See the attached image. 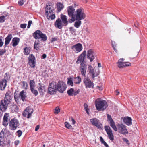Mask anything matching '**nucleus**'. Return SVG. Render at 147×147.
Returning <instances> with one entry per match:
<instances>
[{
    "label": "nucleus",
    "instance_id": "obj_1",
    "mask_svg": "<svg viewBox=\"0 0 147 147\" xmlns=\"http://www.w3.org/2000/svg\"><path fill=\"white\" fill-rule=\"evenodd\" d=\"M33 37L35 39H38L35 41L34 48L36 50H38L40 47V40H39L40 39V40L43 42L46 41L47 39V37L46 35L40 30H37L33 34Z\"/></svg>",
    "mask_w": 147,
    "mask_h": 147
},
{
    "label": "nucleus",
    "instance_id": "obj_2",
    "mask_svg": "<svg viewBox=\"0 0 147 147\" xmlns=\"http://www.w3.org/2000/svg\"><path fill=\"white\" fill-rule=\"evenodd\" d=\"M95 104L96 108L98 111H103L108 106L107 102L105 100H101L100 98L95 100Z\"/></svg>",
    "mask_w": 147,
    "mask_h": 147
},
{
    "label": "nucleus",
    "instance_id": "obj_3",
    "mask_svg": "<svg viewBox=\"0 0 147 147\" xmlns=\"http://www.w3.org/2000/svg\"><path fill=\"white\" fill-rule=\"evenodd\" d=\"M53 9H51L50 5H46L45 9V13L48 19L49 20H53L55 18V14L53 13Z\"/></svg>",
    "mask_w": 147,
    "mask_h": 147
},
{
    "label": "nucleus",
    "instance_id": "obj_4",
    "mask_svg": "<svg viewBox=\"0 0 147 147\" xmlns=\"http://www.w3.org/2000/svg\"><path fill=\"white\" fill-rule=\"evenodd\" d=\"M75 16L76 20H81L84 19L86 17L84 9L82 8H80L76 10Z\"/></svg>",
    "mask_w": 147,
    "mask_h": 147
},
{
    "label": "nucleus",
    "instance_id": "obj_5",
    "mask_svg": "<svg viewBox=\"0 0 147 147\" xmlns=\"http://www.w3.org/2000/svg\"><path fill=\"white\" fill-rule=\"evenodd\" d=\"M57 84L55 82H52L49 84L48 89V93L51 94L55 93L56 91Z\"/></svg>",
    "mask_w": 147,
    "mask_h": 147
},
{
    "label": "nucleus",
    "instance_id": "obj_6",
    "mask_svg": "<svg viewBox=\"0 0 147 147\" xmlns=\"http://www.w3.org/2000/svg\"><path fill=\"white\" fill-rule=\"evenodd\" d=\"M20 125L19 121L16 119H12L10 121L9 129L12 130H14L16 129Z\"/></svg>",
    "mask_w": 147,
    "mask_h": 147
},
{
    "label": "nucleus",
    "instance_id": "obj_7",
    "mask_svg": "<svg viewBox=\"0 0 147 147\" xmlns=\"http://www.w3.org/2000/svg\"><path fill=\"white\" fill-rule=\"evenodd\" d=\"M83 82L86 88H94V84L93 82L88 77H84Z\"/></svg>",
    "mask_w": 147,
    "mask_h": 147
},
{
    "label": "nucleus",
    "instance_id": "obj_8",
    "mask_svg": "<svg viewBox=\"0 0 147 147\" xmlns=\"http://www.w3.org/2000/svg\"><path fill=\"white\" fill-rule=\"evenodd\" d=\"M66 88V84L63 82L59 81L57 84L56 90L58 91L60 93H63L65 90Z\"/></svg>",
    "mask_w": 147,
    "mask_h": 147
},
{
    "label": "nucleus",
    "instance_id": "obj_9",
    "mask_svg": "<svg viewBox=\"0 0 147 147\" xmlns=\"http://www.w3.org/2000/svg\"><path fill=\"white\" fill-rule=\"evenodd\" d=\"M33 112V109L29 106L23 112V116L28 118H29L31 117Z\"/></svg>",
    "mask_w": 147,
    "mask_h": 147
},
{
    "label": "nucleus",
    "instance_id": "obj_10",
    "mask_svg": "<svg viewBox=\"0 0 147 147\" xmlns=\"http://www.w3.org/2000/svg\"><path fill=\"white\" fill-rule=\"evenodd\" d=\"M104 128L108 135V138L111 141H113L114 138L112 130L109 126H105Z\"/></svg>",
    "mask_w": 147,
    "mask_h": 147
},
{
    "label": "nucleus",
    "instance_id": "obj_11",
    "mask_svg": "<svg viewBox=\"0 0 147 147\" xmlns=\"http://www.w3.org/2000/svg\"><path fill=\"white\" fill-rule=\"evenodd\" d=\"M117 130L118 132L123 134H126L128 133L126 126L123 124H118L117 125Z\"/></svg>",
    "mask_w": 147,
    "mask_h": 147
},
{
    "label": "nucleus",
    "instance_id": "obj_12",
    "mask_svg": "<svg viewBox=\"0 0 147 147\" xmlns=\"http://www.w3.org/2000/svg\"><path fill=\"white\" fill-rule=\"evenodd\" d=\"M28 64L31 67L34 68L36 63V59L34 56L31 54L29 55L28 58Z\"/></svg>",
    "mask_w": 147,
    "mask_h": 147
},
{
    "label": "nucleus",
    "instance_id": "obj_13",
    "mask_svg": "<svg viewBox=\"0 0 147 147\" xmlns=\"http://www.w3.org/2000/svg\"><path fill=\"white\" fill-rule=\"evenodd\" d=\"M8 103L5 100H2L0 103V112L2 114L3 112H5L7 109Z\"/></svg>",
    "mask_w": 147,
    "mask_h": 147
},
{
    "label": "nucleus",
    "instance_id": "obj_14",
    "mask_svg": "<svg viewBox=\"0 0 147 147\" xmlns=\"http://www.w3.org/2000/svg\"><path fill=\"white\" fill-rule=\"evenodd\" d=\"M71 49L76 53L80 52L83 49L82 45L80 43L75 44L71 47Z\"/></svg>",
    "mask_w": 147,
    "mask_h": 147
},
{
    "label": "nucleus",
    "instance_id": "obj_15",
    "mask_svg": "<svg viewBox=\"0 0 147 147\" xmlns=\"http://www.w3.org/2000/svg\"><path fill=\"white\" fill-rule=\"evenodd\" d=\"M90 122L92 125L96 127L99 129H102V125L99 122V120L96 118H93L90 119Z\"/></svg>",
    "mask_w": 147,
    "mask_h": 147
},
{
    "label": "nucleus",
    "instance_id": "obj_16",
    "mask_svg": "<svg viewBox=\"0 0 147 147\" xmlns=\"http://www.w3.org/2000/svg\"><path fill=\"white\" fill-rule=\"evenodd\" d=\"M86 54V50L84 51L78 57L76 63L78 64L82 63H85L84 61L85 58Z\"/></svg>",
    "mask_w": 147,
    "mask_h": 147
},
{
    "label": "nucleus",
    "instance_id": "obj_17",
    "mask_svg": "<svg viewBox=\"0 0 147 147\" xmlns=\"http://www.w3.org/2000/svg\"><path fill=\"white\" fill-rule=\"evenodd\" d=\"M87 70L86 63H82L80 64V71L81 75L84 77L86 76Z\"/></svg>",
    "mask_w": 147,
    "mask_h": 147
},
{
    "label": "nucleus",
    "instance_id": "obj_18",
    "mask_svg": "<svg viewBox=\"0 0 147 147\" xmlns=\"http://www.w3.org/2000/svg\"><path fill=\"white\" fill-rule=\"evenodd\" d=\"M95 53L93 49H90L88 50L87 55V58L90 59L91 62H92L95 58Z\"/></svg>",
    "mask_w": 147,
    "mask_h": 147
},
{
    "label": "nucleus",
    "instance_id": "obj_19",
    "mask_svg": "<svg viewBox=\"0 0 147 147\" xmlns=\"http://www.w3.org/2000/svg\"><path fill=\"white\" fill-rule=\"evenodd\" d=\"M38 89L40 95L43 94L46 90L45 85L41 83L38 84Z\"/></svg>",
    "mask_w": 147,
    "mask_h": 147
},
{
    "label": "nucleus",
    "instance_id": "obj_20",
    "mask_svg": "<svg viewBox=\"0 0 147 147\" xmlns=\"http://www.w3.org/2000/svg\"><path fill=\"white\" fill-rule=\"evenodd\" d=\"M7 81L5 79H2L0 81V90L3 91L7 85Z\"/></svg>",
    "mask_w": 147,
    "mask_h": 147
},
{
    "label": "nucleus",
    "instance_id": "obj_21",
    "mask_svg": "<svg viewBox=\"0 0 147 147\" xmlns=\"http://www.w3.org/2000/svg\"><path fill=\"white\" fill-rule=\"evenodd\" d=\"M54 25L55 27L59 29L62 28L63 24L60 18L57 19L55 22Z\"/></svg>",
    "mask_w": 147,
    "mask_h": 147
},
{
    "label": "nucleus",
    "instance_id": "obj_22",
    "mask_svg": "<svg viewBox=\"0 0 147 147\" xmlns=\"http://www.w3.org/2000/svg\"><path fill=\"white\" fill-rule=\"evenodd\" d=\"M67 9L68 14L69 16H75V14H74L75 9L73 6H69L68 7Z\"/></svg>",
    "mask_w": 147,
    "mask_h": 147
},
{
    "label": "nucleus",
    "instance_id": "obj_23",
    "mask_svg": "<svg viewBox=\"0 0 147 147\" xmlns=\"http://www.w3.org/2000/svg\"><path fill=\"white\" fill-rule=\"evenodd\" d=\"M88 70H89V73L91 74V77L92 79L94 80L95 77L97 76L98 74H96V75H95L94 70V69H93L92 67L90 65H88Z\"/></svg>",
    "mask_w": 147,
    "mask_h": 147
},
{
    "label": "nucleus",
    "instance_id": "obj_24",
    "mask_svg": "<svg viewBox=\"0 0 147 147\" xmlns=\"http://www.w3.org/2000/svg\"><path fill=\"white\" fill-rule=\"evenodd\" d=\"M123 121L128 126H130L132 125V119L129 117H124Z\"/></svg>",
    "mask_w": 147,
    "mask_h": 147
},
{
    "label": "nucleus",
    "instance_id": "obj_25",
    "mask_svg": "<svg viewBox=\"0 0 147 147\" xmlns=\"http://www.w3.org/2000/svg\"><path fill=\"white\" fill-rule=\"evenodd\" d=\"M61 18L63 25L64 26H67L68 24V21L67 16L65 15L61 14Z\"/></svg>",
    "mask_w": 147,
    "mask_h": 147
},
{
    "label": "nucleus",
    "instance_id": "obj_26",
    "mask_svg": "<svg viewBox=\"0 0 147 147\" xmlns=\"http://www.w3.org/2000/svg\"><path fill=\"white\" fill-rule=\"evenodd\" d=\"M67 92L69 96H75L79 93L78 90L75 91L74 89L73 88H71L68 90Z\"/></svg>",
    "mask_w": 147,
    "mask_h": 147
},
{
    "label": "nucleus",
    "instance_id": "obj_27",
    "mask_svg": "<svg viewBox=\"0 0 147 147\" xmlns=\"http://www.w3.org/2000/svg\"><path fill=\"white\" fill-rule=\"evenodd\" d=\"M13 38L12 35L11 34H9L5 38V47H7L10 43L11 39Z\"/></svg>",
    "mask_w": 147,
    "mask_h": 147
},
{
    "label": "nucleus",
    "instance_id": "obj_28",
    "mask_svg": "<svg viewBox=\"0 0 147 147\" xmlns=\"http://www.w3.org/2000/svg\"><path fill=\"white\" fill-rule=\"evenodd\" d=\"M11 92L9 91L7 92L5 94V99L4 100H6L7 102H9L12 99V97L10 95Z\"/></svg>",
    "mask_w": 147,
    "mask_h": 147
},
{
    "label": "nucleus",
    "instance_id": "obj_29",
    "mask_svg": "<svg viewBox=\"0 0 147 147\" xmlns=\"http://www.w3.org/2000/svg\"><path fill=\"white\" fill-rule=\"evenodd\" d=\"M20 42V38L18 37H14L12 40L11 43L13 47L16 46Z\"/></svg>",
    "mask_w": 147,
    "mask_h": 147
},
{
    "label": "nucleus",
    "instance_id": "obj_30",
    "mask_svg": "<svg viewBox=\"0 0 147 147\" xmlns=\"http://www.w3.org/2000/svg\"><path fill=\"white\" fill-rule=\"evenodd\" d=\"M109 123L111 127L115 131H117V127H116L115 123L113 120H111V121H110Z\"/></svg>",
    "mask_w": 147,
    "mask_h": 147
},
{
    "label": "nucleus",
    "instance_id": "obj_31",
    "mask_svg": "<svg viewBox=\"0 0 147 147\" xmlns=\"http://www.w3.org/2000/svg\"><path fill=\"white\" fill-rule=\"evenodd\" d=\"M57 7L58 12H60L64 8V6L61 2H58L57 4Z\"/></svg>",
    "mask_w": 147,
    "mask_h": 147
},
{
    "label": "nucleus",
    "instance_id": "obj_32",
    "mask_svg": "<svg viewBox=\"0 0 147 147\" xmlns=\"http://www.w3.org/2000/svg\"><path fill=\"white\" fill-rule=\"evenodd\" d=\"M74 83L76 84H79L81 82V78L80 76L74 77L73 79Z\"/></svg>",
    "mask_w": 147,
    "mask_h": 147
},
{
    "label": "nucleus",
    "instance_id": "obj_33",
    "mask_svg": "<svg viewBox=\"0 0 147 147\" xmlns=\"http://www.w3.org/2000/svg\"><path fill=\"white\" fill-rule=\"evenodd\" d=\"M6 139L2 138L0 139V146H4L6 145L7 143H8V144H9L10 142L9 141L7 143V141H5V140Z\"/></svg>",
    "mask_w": 147,
    "mask_h": 147
},
{
    "label": "nucleus",
    "instance_id": "obj_34",
    "mask_svg": "<svg viewBox=\"0 0 147 147\" xmlns=\"http://www.w3.org/2000/svg\"><path fill=\"white\" fill-rule=\"evenodd\" d=\"M30 50L29 47H26L24 49L23 53L25 55H28L30 54Z\"/></svg>",
    "mask_w": 147,
    "mask_h": 147
},
{
    "label": "nucleus",
    "instance_id": "obj_35",
    "mask_svg": "<svg viewBox=\"0 0 147 147\" xmlns=\"http://www.w3.org/2000/svg\"><path fill=\"white\" fill-rule=\"evenodd\" d=\"M67 84L68 85L71 86H74V83L73 82V79L71 77H69L67 78Z\"/></svg>",
    "mask_w": 147,
    "mask_h": 147
},
{
    "label": "nucleus",
    "instance_id": "obj_36",
    "mask_svg": "<svg viewBox=\"0 0 147 147\" xmlns=\"http://www.w3.org/2000/svg\"><path fill=\"white\" fill-rule=\"evenodd\" d=\"M19 96L21 98L22 100L23 101H24L26 96V95L24 94V90H22L20 92L19 94Z\"/></svg>",
    "mask_w": 147,
    "mask_h": 147
},
{
    "label": "nucleus",
    "instance_id": "obj_37",
    "mask_svg": "<svg viewBox=\"0 0 147 147\" xmlns=\"http://www.w3.org/2000/svg\"><path fill=\"white\" fill-rule=\"evenodd\" d=\"M76 21L74 24V26L76 28H78L82 24L81 20H76Z\"/></svg>",
    "mask_w": 147,
    "mask_h": 147
},
{
    "label": "nucleus",
    "instance_id": "obj_38",
    "mask_svg": "<svg viewBox=\"0 0 147 147\" xmlns=\"http://www.w3.org/2000/svg\"><path fill=\"white\" fill-rule=\"evenodd\" d=\"M5 129H2L0 132V139H6L5 135L6 134L5 133Z\"/></svg>",
    "mask_w": 147,
    "mask_h": 147
},
{
    "label": "nucleus",
    "instance_id": "obj_39",
    "mask_svg": "<svg viewBox=\"0 0 147 147\" xmlns=\"http://www.w3.org/2000/svg\"><path fill=\"white\" fill-rule=\"evenodd\" d=\"M30 89L34 88L36 86L35 82L32 80H31L29 82Z\"/></svg>",
    "mask_w": 147,
    "mask_h": 147
},
{
    "label": "nucleus",
    "instance_id": "obj_40",
    "mask_svg": "<svg viewBox=\"0 0 147 147\" xmlns=\"http://www.w3.org/2000/svg\"><path fill=\"white\" fill-rule=\"evenodd\" d=\"M118 66L119 68L125 67V62L118 61Z\"/></svg>",
    "mask_w": 147,
    "mask_h": 147
},
{
    "label": "nucleus",
    "instance_id": "obj_41",
    "mask_svg": "<svg viewBox=\"0 0 147 147\" xmlns=\"http://www.w3.org/2000/svg\"><path fill=\"white\" fill-rule=\"evenodd\" d=\"M84 107L87 113L89 115V109L88 108V105L86 103H84Z\"/></svg>",
    "mask_w": 147,
    "mask_h": 147
},
{
    "label": "nucleus",
    "instance_id": "obj_42",
    "mask_svg": "<svg viewBox=\"0 0 147 147\" xmlns=\"http://www.w3.org/2000/svg\"><path fill=\"white\" fill-rule=\"evenodd\" d=\"M22 83L23 84L22 87L25 90L27 89L28 88V85L26 82L23 81Z\"/></svg>",
    "mask_w": 147,
    "mask_h": 147
},
{
    "label": "nucleus",
    "instance_id": "obj_43",
    "mask_svg": "<svg viewBox=\"0 0 147 147\" xmlns=\"http://www.w3.org/2000/svg\"><path fill=\"white\" fill-rule=\"evenodd\" d=\"M30 90L32 93H33L35 96H36L38 94V91L37 90L35 89L34 88L31 89Z\"/></svg>",
    "mask_w": 147,
    "mask_h": 147
},
{
    "label": "nucleus",
    "instance_id": "obj_44",
    "mask_svg": "<svg viewBox=\"0 0 147 147\" xmlns=\"http://www.w3.org/2000/svg\"><path fill=\"white\" fill-rule=\"evenodd\" d=\"M65 127L68 129H73L72 126L67 122H65Z\"/></svg>",
    "mask_w": 147,
    "mask_h": 147
},
{
    "label": "nucleus",
    "instance_id": "obj_45",
    "mask_svg": "<svg viewBox=\"0 0 147 147\" xmlns=\"http://www.w3.org/2000/svg\"><path fill=\"white\" fill-rule=\"evenodd\" d=\"M71 18L68 19V21L69 23H72L73 22H74L76 20V18L74 16H69Z\"/></svg>",
    "mask_w": 147,
    "mask_h": 147
},
{
    "label": "nucleus",
    "instance_id": "obj_46",
    "mask_svg": "<svg viewBox=\"0 0 147 147\" xmlns=\"http://www.w3.org/2000/svg\"><path fill=\"white\" fill-rule=\"evenodd\" d=\"M8 117H9V114L5 113L4 115L3 120L8 121Z\"/></svg>",
    "mask_w": 147,
    "mask_h": 147
},
{
    "label": "nucleus",
    "instance_id": "obj_47",
    "mask_svg": "<svg viewBox=\"0 0 147 147\" xmlns=\"http://www.w3.org/2000/svg\"><path fill=\"white\" fill-rule=\"evenodd\" d=\"M5 17L3 16H0V23H3L4 22L5 20Z\"/></svg>",
    "mask_w": 147,
    "mask_h": 147
},
{
    "label": "nucleus",
    "instance_id": "obj_48",
    "mask_svg": "<svg viewBox=\"0 0 147 147\" xmlns=\"http://www.w3.org/2000/svg\"><path fill=\"white\" fill-rule=\"evenodd\" d=\"M69 29L71 34H73L76 32V30L73 27H70Z\"/></svg>",
    "mask_w": 147,
    "mask_h": 147
},
{
    "label": "nucleus",
    "instance_id": "obj_49",
    "mask_svg": "<svg viewBox=\"0 0 147 147\" xmlns=\"http://www.w3.org/2000/svg\"><path fill=\"white\" fill-rule=\"evenodd\" d=\"M6 52L5 49H0V56H2Z\"/></svg>",
    "mask_w": 147,
    "mask_h": 147
},
{
    "label": "nucleus",
    "instance_id": "obj_50",
    "mask_svg": "<svg viewBox=\"0 0 147 147\" xmlns=\"http://www.w3.org/2000/svg\"><path fill=\"white\" fill-rule=\"evenodd\" d=\"M16 133L17 134V135L18 136V137H20L22 135V132L21 130H18L17 131Z\"/></svg>",
    "mask_w": 147,
    "mask_h": 147
},
{
    "label": "nucleus",
    "instance_id": "obj_51",
    "mask_svg": "<svg viewBox=\"0 0 147 147\" xmlns=\"http://www.w3.org/2000/svg\"><path fill=\"white\" fill-rule=\"evenodd\" d=\"M60 111V109L58 107H56L55 109V111L54 112L55 113L57 114H58Z\"/></svg>",
    "mask_w": 147,
    "mask_h": 147
},
{
    "label": "nucleus",
    "instance_id": "obj_52",
    "mask_svg": "<svg viewBox=\"0 0 147 147\" xmlns=\"http://www.w3.org/2000/svg\"><path fill=\"white\" fill-rule=\"evenodd\" d=\"M69 120L71 121L72 122V124L74 125L76 123V121L74 120L73 117H70L69 118Z\"/></svg>",
    "mask_w": 147,
    "mask_h": 147
},
{
    "label": "nucleus",
    "instance_id": "obj_53",
    "mask_svg": "<svg viewBox=\"0 0 147 147\" xmlns=\"http://www.w3.org/2000/svg\"><path fill=\"white\" fill-rule=\"evenodd\" d=\"M131 65V63L129 62H125V67L130 66Z\"/></svg>",
    "mask_w": 147,
    "mask_h": 147
},
{
    "label": "nucleus",
    "instance_id": "obj_54",
    "mask_svg": "<svg viewBox=\"0 0 147 147\" xmlns=\"http://www.w3.org/2000/svg\"><path fill=\"white\" fill-rule=\"evenodd\" d=\"M107 117L108 120H109V122L111 121V120H113L111 118V116L109 114H107Z\"/></svg>",
    "mask_w": 147,
    "mask_h": 147
},
{
    "label": "nucleus",
    "instance_id": "obj_55",
    "mask_svg": "<svg viewBox=\"0 0 147 147\" xmlns=\"http://www.w3.org/2000/svg\"><path fill=\"white\" fill-rule=\"evenodd\" d=\"M8 121L3 120V124L5 126H7L8 124Z\"/></svg>",
    "mask_w": 147,
    "mask_h": 147
},
{
    "label": "nucleus",
    "instance_id": "obj_56",
    "mask_svg": "<svg viewBox=\"0 0 147 147\" xmlns=\"http://www.w3.org/2000/svg\"><path fill=\"white\" fill-rule=\"evenodd\" d=\"M27 24H23L20 25V27L22 28H25Z\"/></svg>",
    "mask_w": 147,
    "mask_h": 147
},
{
    "label": "nucleus",
    "instance_id": "obj_57",
    "mask_svg": "<svg viewBox=\"0 0 147 147\" xmlns=\"http://www.w3.org/2000/svg\"><path fill=\"white\" fill-rule=\"evenodd\" d=\"M32 23V21L31 20H29L28 22V25L27 26V28H30L31 26V24Z\"/></svg>",
    "mask_w": 147,
    "mask_h": 147
},
{
    "label": "nucleus",
    "instance_id": "obj_58",
    "mask_svg": "<svg viewBox=\"0 0 147 147\" xmlns=\"http://www.w3.org/2000/svg\"><path fill=\"white\" fill-rule=\"evenodd\" d=\"M112 45L113 48H116L117 45L115 42H112Z\"/></svg>",
    "mask_w": 147,
    "mask_h": 147
},
{
    "label": "nucleus",
    "instance_id": "obj_59",
    "mask_svg": "<svg viewBox=\"0 0 147 147\" xmlns=\"http://www.w3.org/2000/svg\"><path fill=\"white\" fill-rule=\"evenodd\" d=\"M24 3L23 0H19L18 1V4L20 5H22Z\"/></svg>",
    "mask_w": 147,
    "mask_h": 147
},
{
    "label": "nucleus",
    "instance_id": "obj_60",
    "mask_svg": "<svg viewBox=\"0 0 147 147\" xmlns=\"http://www.w3.org/2000/svg\"><path fill=\"white\" fill-rule=\"evenodd\" d=\"M57 38H55V37L53 38H51L50 40L51 42H52L54 41H57Z\"/></svg>",
    "mask_w": 147,
    "mask_h": 147
},
{
    "label": "nucleus",
    "instance_id": "obj_61",
    "mask_svg": "<svg viewBox=\"0 0 147 147\" xmlns=\"http://www.w3.org/2000/svg\"><path fill=\"white\" fill-rule=\"evenodd\" d=\"M3 42L2 41V39L0 37V47H2L3 44Z\"/></svg>",
    "mask_w": 147,
    "mask_h": 147
},
{
    "label": "nucleus",
    "instance_id": "obj_62",
    "mask_svg": "<svg viewBox=\"0 0 147 147\" xmlns=\"http://www.w3.org/2000/svg\"><path fill=\"white\" fill-rule=\"evenodd\" d=\"M19 140H16L14 142V144L15 145H17L19 144Z\"/></svg>",
    "mask_w": 147,
    "mask_h": 147
},
{
    "label": "nucleus",
    "instance_id": "obj_63",
    "mask_svg": "<svg viewBox=\"0 0 147 147\" xmlns=\"http://www.w3.org/2000/svg\"><path fill=\"white\" fill-rule=\"evenodd\" d=\"M123 141H125V142H126V143L128 144H129V142L128 141V139H127L126 138H124L123 139Z\"/></svg>",
    "mask_w": 147,
    "mask_h": 147
},
{
    "label": "nucleus",
    "instance_id": "obj_64",
    "mask_svg": "<svg viewBox=\"0 0 147 147\" xmlns=\"http://www.w3.org/2000/svg\"><path fill=\"white\" fill-rule=\"evenodd\" d=\"M106 147H109V145H108V144L105 142V141H104L102 143Z\"/></svg>",
    "mask_w": 147,
    "mask_h": 147
}]
</instances>
